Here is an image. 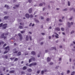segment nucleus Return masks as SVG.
Segmentation results:
<instances>
[{"label":"nucleus","mask_w":75,"mask_h":75,"mask_svg":"<svg viewBox=\"0 0 75 75\" xmlns=\"http://www.w3.org/2000/svg\"><path fill=\"white\" fill-rule=\"evenodd\" d=\"M32 64H33V66L36 65H37V63H32Z\"/></svg>","instance_id":"nucleus-24"},{"label":"nucleus","mask_w":75,"mask_h":75,"mask_svg":"<svg viewBox=\"0 0 75 75\" xmlns=\"http://www.w3.org/2000/svg\"><path fill=\"white\" fill-rule=\"evenodd\" d=\"M40 72V70H38L37 71V74H39Z\"/></svg>","instance_id":"nucleus-46"},{"label":"nucleus","mask_w":75,"mask_h":75,"mask_svg":"<svg viewBox=\"0 0 75 75\" xmlns=\"http://www.w3.org/2000/svg\"><path fill=\"white\" fill-rule=\"evenodd\" d=\"M44 71H42L41 72L42 74H44Z\"/></svg>","instance_id":"nucleus-45"},{"label":"nucleus","mask_w":75,"mask_h":75,"mask_svg":"<svg viewBox=\"0 0 75 75\" xmlns=\"http://www.w3.org/2000/svg\"><path fill=\"white\" fill-rule=\"evenodd\" d=\"M15 61H17V60H18V59L17 58H16L15 59Z\"/></svg>","instance_id":"nucleus-55"},{"label":"nucleus","mask_w":75,"mask_h":75,"mask_svg":"<svg viewBox=\"0 0 75 75\" xmlns=\"http://www.w3.org/2000/svg\"><path fill=\"white\" fill-rule=\"evenodd\" d=\"M50 64L51 65H52V64H53V62H51V63H50Z\"/></svg>","instance_id":"nucleus-58"},{"label":"nucleus","mask_w":75,"mask_h":75,"mask_svg":"<svg viewBox=\"0 0 75 75\" xmlns=\"http://www.w3.org/2000/svg\"><path fill=\"white\" fill-rule=\"evenodd\" d=\"M52 50H56V48L55 47H52Z\"/></svg>","instance_id":"nucleus-22"},{"label":"nucleus","mask_w":75,"mask_h":75,"mask_svg":"<svg viewBox=\"0 0 75 75\" xmlns=\"http://www.w3.org/2000/svg\"><path fill=\"white\" fill-rule=\"evenodd\" d=\"M20 25H23V23H20Z\"/></svg>","instance_id":"nucleus-63"},{"label":"nucleus","mask_w":75,"mask_h":75,"mask_svg":"<svg viewBox=\"0 0 75 75\" xmlns=\"http://www.w3.org/2000/svg\"><path fill=\"white\" fill-rule=\"evenodd\" d=\"M54 34H56V35H57V36H59V35L57 34L56 33H54Z\"/></svg>","instance_id":"nucleus-38"},{"label":"nucleus","mask_w":75,"mask_h":75,"mask_svg":"<svg viewBox=\"0 0 75 75\" xmlns=\"http://www.w3.org/2000/svg\"><path fill=\"white\" fill-rule=\"evenodd\" d=\"M31 38H32L31 36H29V38L30 41H32V39Z\"/></svg>","instance_id":"nucleus-21"},{"label":"nucleus","mask_w":75,"mask_h":75,"mask_svg":"<svg viewBox=\"0 0 75 75\" xmlns=\"http://www.w3.org/2000/svg\"><path fill=\"white\" fill-rule=\"evenodd\" d=\"M19 28H20V29H22V28H23V26H22L21 25H20L19 26Z\"/></svg>","instance_id":"nucleus-30"},{"label":"nucleus","mask_w":75,"mask_h":75,"mask_svg":"<svg viewBox=\"0 0 75 75\" xmlns=\"http://www.w3.org/2000/svg\"><path fill=\"white\" fill-rule=\"evenodd\" d=\"M55 37L56 38H59V37L56 35H55Z\"/></svg>","instance_id":"nucleus-41"},{"label":"nucleus","mask_w":75,"mask_h":75,"mask_svg":"<svg viewBox=\"0 0 75 75\" xmlns=\"http://www.w3.org/2000/svg\"><path fill=\"white\" fill-rule=\"evenodd\" d=\"M48 8H50V5H49L48 6Z\"/></svg>","instance_id":"nucleus-50"},{"label":"nucleus","mask_w":75,"mask_h":75,"mask_svg":"<svg viewBox=\"0 0 75 75\" xmlns=\"http://www.w3.org/2000/svg\"><path fill=\"white\" fill-rule=\"evenodd\" d=\"M33 66V63H31L29 65L30 67H32V66Z\"/></svg>","instance_id":"nucleus-25"},{"label":"nucleus","mask_w":75,"mask_h":75,"mask_svg":"<svg viewBox=\"0 0 75 75\" xmlns=\"http://www.w3.org/2000/svg\"><path fill=\"white\" fill-rule=\"evenodd\" d=\"M6 45V44H4V47H5Z\"/></svg>","instance_id":"nucleus-59"},{"label":"nucleus","mask_w":75,"mask_h":75,"mask_svg":"<svg viewBox=\"0 0 75 75\" xmlns=\"http://www.w3.org/2000/svg\"><path fill=\"white\" fill-rule=\"evenodd\" d=\"M28 36H27L25 38V40L26 41H28Z\"/></svg>","instance_id":"nucleus-12"},{"label":"nucleus","mask_w":75,"mask_h":75,"mask_svg":"<svg viewBox=\"0 0 75 75\" xmlns=\"http://www.w3.org/2000/svg\"><path fill=\"white\" fill-rule=\"evenodd\" d=\"M59 21H60V22H62V21L61 19H59Z\"/></svg>","instance_id":"nucleus-43"},{"label":"nucleus","mask_w":75,"mask_h":75,"mask_svg":"<svg viewBox=\"0 0 75 75\" xmlns=\"http://www.w3.org/2000/svg\"><path fill=\"white\" fill-rule=\"evenodd\" d=\"M55 30L57 31H60V28H56Z\"/></svg>","instance_id":"nucleus-8"},{"label":"nucleus","mask_w":75,"mask_h":75,"mask_svg":"<svg viewBox=\"0 0 75 75\" xmlns=\"http://www.w3.org/2000/svg\"><path fill=\"white\" fill-rule=\"evenodd\" d=\"M32 59H33V61H35V59L33 57H32V58H31Z\"/></svg>","instance_id":"nucleus-15"},{"label":"nucleus","mask_w":75,"mask_h":75,"mask_svg":"<svg viewBox=\"0 0 75 75\" xmlns=\"http://www.w3.org/2000/svg\"><path fill=\"white\" fill-rule=\"evenodd\" d=\"M5 50H6V51H5L4 52V54H6V53H7L8 52V51H9V46H8L7 47L5 48Z\"/></svg>","instance_id":"nucleus-1"},{"label":"nucleus","mask_w":75,"mask_h":75,"mask_svg":"<svg viewBox=\"0 0 75 75\" xmlns=\"http://www.w3.org/2000/svg\"><path fill=\"white\" fill-rule=\"evenodd\" d=\"M32 25V23H30L29 25V26L30 27V26H31V25Z\"/></svg>","instance_id":"nucleus-44"},{"label":"nucleus","mask_w":75,"mask_h":75,"mask_svg":"<svg viewBox=\"0 0 75 75\" xmlns=\"http://www.w3.org/2000/svg\"><path fill=\"white\" fill-rule=\"evenodd\" d=\"M47 60L48 62H49V61H50L51 60V59H50V58H49V57H48Z\"/></svg>","instance_id":"nucleus-13"},{"label":"nucleus","mask_w":75,"mask_h":75,"mask_svg":"<svg viewBox=\"0 0 75 75\" xmlns=\"http://www.w3.org/2000/svg\"><path fill=\"white\" fill-rule=\"evenodd\" d=\"M25 16L27 18H30V16L29 15V14L28 13H26L25 14Z\"/></svg>","instance_id":"nucleus-3"},{"label":"nucleus","mask_w":75,"mask_h":75,"mask_svg":"<svg viewBox=\"0 0 75 75\" xmlns=\"http://www.w3.org/2000/svg\"><path fill=\"white\" fill-rule=\"evenodd\" d=\"M48 52V50H46L45 51V52L47 53V52Z\"/></svg>","instance_id":"nucleus-42"},{"label":"nucleus","mask_w":75,"mask_h":75,"mask_svg":"<svg viewBox=\"0 0 75 75\" xmlns=\"http://www.w3.org/2000/svg\"><path fill=\"white\" fill-rule=\"evenodd\" d=\"M41 34L43 35H45V33H42Z\"/></svg>","instance_id":"nucleus-47"},{"label":"nucleus","mask_w":75,"mask_h":75,"mask_svg":"<svg viewBox=\"0 0 75 75\" xmlns=\"http://www.w3.org/2000/svg\"><path fill=\"white\" fill-rule=\"evenodd\" d=\"M21 55V52H19L18 54V56L19 55Z\"/></svg>","instance_id":"nucleus-29"},{"label":"nucleus","mask_w":75,"mask_h":75,"mask_svg":"<svg viewBox=\"0 0 75 75\" xmlns=\"http://www.w3.org/2000/svg\"><path fill=\"white\" fill-rule=\"evenodd\" d=\"M29 33L30 34H32V33H31V32H29Z\"/></svg>","instance_id":"nucleus-56"},{"label":"nucleus","mask_w":75,"mask_h":75,"mask_svg":"<svg viewBox=\"0 0 75 75\" xmlns=\"http://www.w3.org/2000/svg\"><path fill=\"white\" fill-rule=\"evenodd\" d=\"M19 6H20V4H19L18 5H16V7H19Z\"/></svg>","instance_id":"nucleus-27"},{"label":"nucleus","mask_w":75,"mask_h":75,"mask_svg":"<svg viewBox=\"0 0 75 75\" xmlns=\"http://www.w3.org/2000/svg\"><path fill=\"white\" fill-rule=\"evenodd\" d=\"M61 29L62 31H64L65 30V29H64V28H61Z\"/></svg>","instance_id":"nucleus-11"},{"label":"nucleus","mask_w":75,"mask_h":75,"mask_svg":"<svg viewBox=\"0 0 75 75\" xmlns=\"http://www.w3.org/2000/svg\"><path fill=\"white\" fill-rule=\"evenodd\" d=\"M69 60L70 62H71V60H72V59H71V58H70L69 59Z\"/></svg>","instance_id":"nucleus-53"},{"label":"nucleus","mask_w":75,"mask_h":75,"mask_svg":"<svg viewBox=\"0 0 75 75\" xmlns=\"http://www.w3.org/2000/svg\"><path fill=\"white\" fill-rule=\"evenodd\" d=\"M31 59H31V58L30 59H29V63H30V62H31Z\"/></svg>","instance_id":"nucleus-34"},{"label":"nucleus","mask_w":75,"mask_h":75,"mask_svg":"<svg viewBox=\"0 0 75 75\" xmlns=\"http://www.w3.org/2000/svg\"><path fill=\"white\" fill-rule=\"evenodd\" d=\"M73 44H75V42L74 41H73Z\"/></svg>","instance_id":"nucleus-64"},{"label":"nucleus","mask_w":75,"mask_h":75,"mask_svg":"<svg viewBox=\"0 0 75 75\" xmlns=\"http://www.w3.org/2000/svg\"><path fill=\"white\" fill-rule=\"evenodd\" d=\"M4 7H5L7 8L8 9H10V7L8 5H7L6 4L5 5Z\"/></svg>","instance_id":"nucleus-5"},{"label":"nucleus","mask_w":75,"mask_h":75,"mask_svg":"<svg viewBox=\"0 0 75 75\" xmlns=\"http://www.w3.org/2000/svg\"><path fill=\"white\" fill-rule=\"evenodd\" d=\"M28 1L29 2V3H31V1H32V0H28Z\"/></svg>","instance_id":"nucleus-37"},{"label":"nucleus","mask_w":75,"mask_h":75,"mask_svg":"<svg viewBox=\"0 0 75 75\" xmlns=\"http://www.w3.org/2000/svg\"><path fill=\"white\" fill-rule=\"evenodd\" d=\"M21 33L22 34H23V33H25V31H21Z\"/></svg>","instance_id":"nucleus-33"},{"label":"nucleus","mask_w":75,"mask_h":75,"mask_svg":"<svg viewBox=\"0 0 75 75\" xmlns=\"http://www.w3.org/2000/svg\"><path fill=\"white\" fill-rule=\"evenodd\" d=\"M46 20L47 21H50V19L49 18H47Z\"/></svg>","instance_id":"nucleus-18"},{"label":"nucleus","mask_w":75,"mask_h":75,"mask_svg":"<svg viewBox=\"0 0 75 75\" xmlns=\"http://www.w3.org/2000/svg\"><path fill=\"white\" fill-rule=\"evenodd\" d=\"M75 71H73L72 73L71 74V75H74V74H75Z\"/></svg>","instance_id":"nucleus-17"},{"label":"nucleus","mask_w":75,"mask_h":75,"mask_svg":"<svg viewBox=\"0 0 75 75\" xmlns=\"http://www.w3.org/2000/svg\"><path fill=\"white\" fill-rule=\"evenodd\" d=\"M49 28L50 29H51L52 28V27H51V26H50V27H49Z\"/></svg>","instance_id":"nucleus-61"},{"label":"nucleus","mask_w":75,"mask_h":75,"mask_svg":"<svg viewBox=\"0 0 75 75\" xmlns=\"http://www.w3.org/2000/svg\"><path fill=\"white\" fill-rule=\"evenodd\" d=\"M14 71L13 70L9 72V73L10 74H12L13 73H14Z\"/></svg>","instance_id":"nucleus-14"},{"label":"nucleus","mask_w":75,"mask_h":75,"mask_svg":"<svg viewBox=\"0 0 75 75\" xmlns=\"http://www.w3.org/2000/svg\"><path fill=\"white\" fill-rule=\"evenodd\" d=\"M37 57L38 58H39L40 57V54H38Z\"/></svg>","instance_id":"nucleus-36"},{"label":"nucleus","mask_w":75,"mask_h":75,"mask_svg":"<svg viewBox=\"0 0 75 75\" xmlns=\"http://www.w3.org/2000/svg\"><path fill=\"white\" fill-rule=\"evenodd\" d=\"M62 33L63 35H65V33L64 32H62Z\"/></svg>","instance_id":"nucleus-60"},{"label":"nucleus","mask_w":75,"mask_h":75,"mask_svg":"<svg viewBox=\"0 0 75 75\" xmlns=\"http://www.w3.org/2000/svg\"><path fill=\"white\" fill-rule=\"evenodd\" d=\"M31 54L32 55H35V52L34 51H32L31 52Z\"/></svg>","instance_id":"nucleus-10"},{"label":"nucleus","mask_w":75,"mask_h":75,"mask_svg":"<svg viewBox=\"0 0 75 75\" xmlns=\"http://www.w3.org/2000/svg\"><path fill=\"white\" fill-rule=\"evenodd\" d=\"M29 13H32V10H29Z\"/></svg>","instance_id":"nucleus-23"},{"label":"nucleus","mask_w":75,"mask_h":75,"mask_svg":"<svg viewBox=\"0 0 75 75\" xmlns=\"http://www.w3.org/2000/svg\"><path fill=\"white\" fill-rule=\"evenodd\" d=\"M2 25H3V23H1L0 24V27H1L2 26Z\"/></svg>","instance_id":"nucleus-48"},{"label":"nucleus","mask_w":75,"mask_h":75,"mask_svg":"<svg viewBox=\"0 0 75 75\" xmlns=\"http://www.w3.org/2000/svg\"><path fill=\"white\" fill-rule=\"evenodd\" d=\"M72 19V18H70L69 19V20H71Z\"/></svg>","instance_id":"nucleus-54"},{"label":"nucleus","mask_w":75,"mask_h":75,"mask_svg":"<svg viewBox=\"0 0 75 75\" xmlns=\"http://www.w3.org/2000/svg\"><path fill=\"white\" fill-rule=\"evenodd\" d=\"M28 71V72H32V69H27Z\"/></svg>","instance_id":"nucleus-9"},{"label":"nucleus","mask_w":75,"mask_h":75,"mask_svg":"<svg viewBox=\"0 0 75 75\" xmlns=\"http://www.w3.org/2000/svg\"><path fill=\"white\" fill-rule=\"evenodd\" d=\"M71 10H74V9H75V8H74L72 7L71 8Z\"/></svg>","instance_id":"nucleus-52"},{"label":"nucleus","mask_w":75,"mask_h":75,"mask_svg":"<svg viewBox=\"0 0 75 75\" xmlns=\"http://www.w3.org/2000/svg\"><path fill=\"white\" fill-rule=\"evenodd\" d=\"M4 19H7L8 18V16H5L4 17Z\"/></svg>","instance_id":"nucleus-32"},{"label":"nucleus","mask_w":75,"mask_h":75,"mask_svg":"<svg viewBox=\"0 0 75 75\" xmlns=\"http://www.w3.org/2000/svg\"><path fill=\"white\" fill-rule=\"evenodd\" d=\"M17 1V0H13V3H15V2H16Z\"/></svg>","instance_id":"nucleus-35"},{"label":"nucleus","mask_w":75,"mask_h":75,"mask_svg":"<svg viewBox=\"0 0 75 75\" xmlns=\"http://www.w3.org/2000/svg\"><path fill=\"white\" fill-rule=\"evenodd\" d=\"M43 6V4H42V3H40L39 5V6Z\"/></svg>","instance_id":"nucleus-26"},{"label":"nucleus","mask_w":75,"mask_h":75,"mask_svg":"<svg viewBox=\"0 0 75 75\" xmlns=\"http://www.w3.org/2000/svg\"><path fill=\"white\" fill-rule=\"evenodd\" d=\"M74 32L75 31H74V30H72V31L71 32V34H72L73 33H74Z\"/></svg>","instance_id":"nucleus-20"},{"label":"nucleus","mask_w":75,"mask_h":75,"mask_svg":"<svg viewBox=\"0 0 75 75\" xmlns=\"http://www.w3.org/2000/svg\"><path fill=\"white\" fill-rule=\"evenodd\" d=\"M29 17H30V18H33V15L31 14L30 16H29Z\"/></svg>","instance_id":"nucleus-16"},{"label":"nucleus","mask_w":75,"mask_h":75,"mask_svg":"<svg viewBox=\"0 0 75 75\" xmlns=\"http://www.w3.org/2000/svg\"><path fill=\"white\" fill-rule=\"evenodd\" d=\"M70 72V71L69 70H68L67 71V74H69Z\"/></svg>","instance_id":"nucleus-39"},{"label":"nucleus","mask_w":75,"mask_h":75,"mask_svg":"<svg viewBox=\"0 0 75 75\" xmlns=\"http://www.w3.org/2000/svg\"><path fill=\"white\" fill-rule=\"evenodd\" d=\"M71 25H73V24H74V23H73V22H71Z\"/></svg>","instance_id":"nucleus-57"},{"label":"nucleus","mask_w":75,"mask_h":75,"mask_svg":"<svg viewBox=\"0 0 75 75\" xmlns=\"http://www.w3.org/2000/svg\"><path fill=\"white\" fill-rule=\"evenodd\" d=\"M35 21H36V23H39V21L37 19H35Z\"/></svg>","instance_id":"nucleus-28"},{"label":"nucleus","mask_w":75,"mask_h":75,"mask_svg":"<svg viewBox=\"0 0 75 75\" xmlns=\"http://www.w3.org/2000/svg\"><path fill=\"white\" fill-rule=\"evenodd\" d=\"M40 18H41V20H44V17H43V16H41L40 17Z\"/></svg>","instance_id":"nucleus-31"},{"label":"nucleus","mask_w":75,"mask_h":75,"mask_svg":"<svg viewBox=\"0 0 75 75\" xmlns=\"http://www.w3.org/2000/svg\"><path fill=\"white\" fill-rule=\"evenodd\" d=\"M10 59L11 60H13V59H14V58H10Z\"/></svg>","instance_id":"nucleus-51"},{"label":"nucleus","mask_w":75,"mask_h":75,"mask_svg":"<svg viewBox=\"0 0 75 75\" xmlns=\"http://www.w3.org/2000/svg\"><path fill=\"white\" fill-rule=\"evenodd\" d=\"M62 25V24H61V23H59V25Z\"/></svg>","instance_id":"nucleus-62"},{"label":"nucleus","mask_w":75,"mask_h":75,"mask_svg":"<svg viewBox=\"0 0 75 75\" xmlns=\"http://www.w3.org/2000/svg\"><path fill=\"white\" fill-rule=\"evenodd\" d=\"M27 67L26 66H24L23 67V70H25V69H27Z\"/></svg>","instance_id":"nucleus-7"},{"label":"nucleus","mask_w":75,"mask_h":75,"mask_svg":"<svg viewBox=\"0 0 75 75\" xmlns=\"http://www.w3.org/2000/svg\"><path fill=\"white\" fill-rule=\"evenodd\" d=\"M43 44H44V42H40V45H42Z\"/></svg>","instance_id":"nucleus-40"},{"label":"nucleus","mask_w":75,"mask_h":75,"mask_svg":"<svg viewBox=\"0 0 75 75\" xmlns=\"http://www.w3.org/2000/svg\"><path fill=\"white\" fill-rule=\"evenodd\" d=\"M59 47H60V48H62V46L60 45L59 46Z\"/></svg>","instance_id":"nucleus-49"},{"label":"nucleus","mask_w":75,"mask_h":75,"mask_svg":"<svg viewBox=\"0 0 75 75\" xmlns=\"http://www.w3.org/2000/svg\"><path fill=\"white\" fill-rule=\"evenodd\" d=\"M4 26H5V27H4ZM6 26H7V24H4L3 25V26L4 27L3 28V29H4V30H5V29H6Z\"/></svg>","instance_id":"nucleus-4"},{"label":"nucleus","mask_w":75,"mask_h":75,"mask_svg":"<svg viewBox=\"0 0 75 75\" xmlns=\"http://www.w3.org/2000/svg\"><path fill=\"white\" fill-rule=\"evenodd\" d=\"M67 25H68V27L69 28H71V23L69 22H68L67 23Z\"/></svg>","instance_id":"nucleus-6"},{"label":"nucleus","mask_w":75,"mask_h":75,"mask_svg":"<svg viewBox=\"0 0 75 75\" xmlns=\"http://www.w3.org/2000/svg\"><path fill=\"white\" fill-rule=\"evenodd\" d=\"M18 36H19V37H20V40L21 41V40H22V35H21V34H20V33H19L18 34Z\"/></svg>","instance_id":"nucleus-2"},{"label":"nucleus","mask_w":75,"mask_h":75,"mask_svg":"<svg viewBox=\"0 0 75 75\" xmlns=\"http://www.w3.org/2000/svg\"><path fill=\"white\" fill-rule=\"evenodd\" d=\"M68 6H70V2L69 1H68Z\"/></svg>","instance_id":"nucleus-19"}]
</instances>
